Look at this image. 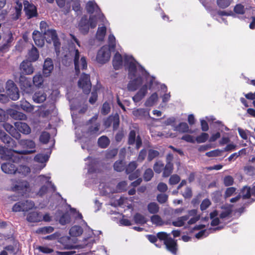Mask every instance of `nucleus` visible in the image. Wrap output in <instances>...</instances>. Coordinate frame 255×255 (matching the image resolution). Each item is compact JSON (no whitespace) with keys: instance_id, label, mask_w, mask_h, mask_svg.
Returning <instances> with one entry per match:
<instances>
[{"instance_id":"nucleus-20","label":"nucleus","mask_w":255,"mask_h":255,"mask_svg":"<svg viewBox=\"0 0 255 255\" xmlns=\"http://www.w3.org/2000/svg\"><path fill=\"white\" fill-rule=\"evenodd\" d=\"M32 38L36 45L38 47L43 46L44 40L41 32L37 30H34L32 33Z\"/></svg>"},{"instance_id":"nucleus-5","label":"nucleus","mask_w":255,"mask_h":255,"mask_svg":"<svg viewBox=\"0 0 255 255\" xmlns=\"http://www.w3.org/2000/svg\"><path fill=\"white\" fill-rule=\"evenodd\" d=\"M125 65L128 66V77L131 79L136 76L137 67L136 61L132 56L125 55L124 57Z\"/></svg>"},{"instance_id":"nucleus-46","label":"nucleus","mask_w":255,"mask_h":255,"mask_svg":"<svg viewBox=\"0 0 255 255\" xmlns=\"http://www.w3.org/2000/svg\"><path fill=\"white\" fill-rule=\"evenodd\" d=\"M232 2L233 0H217L218 6L222 9L228 7Z\"/></svg>"},{"instance_id":"nucleus-30","label":"nucleus","mask_w":255,"mask_h":255,"mask_svg":"<svg viewBox=\"0 0 255 255\" xmlns=\"http://www.w3.org/2000/svg\"><path fill=\"white\" fill-rule=\"evenodd\" d=\"M86 10L88 13L93 14L95 11L100 9L98 5L95 2L89 1L86 4Z\"/></svg>"},{"instance_id":"nucleus-15","label":"nucleus","mask_w":255,"mask_h":255,"mask_svg":"<svg viewBox=\"0 0 255 255\" xmlns=\"http://www.w3.org/2000/svg\"><path fill=\"white\" fill-rule=\"evenodd\" d=\"M1 169L5 173L14 174L16 173L17 167L13 162L8 161L2 163L1 165Z\"/></svg>"},{"instance_id":"nucleus-18","label":"nucleus","mask_w":255,"mask_h":255,"mask_svg":"<svg viewBox=\"0 0 255 255\" xmlns=\"http://www.w3.org/2000/svg\"><path fill=\"white\" fill-rule=\"evenodd\" d=\"M26 220L30 223H38L42 221V215L40 212H30L27 215Z\"/></svg>"},{"instance_id":"nucleus-40","label":"nucleus","mask_w":255,"mask_h":255,"mask_svg":"<svg viewBox=\"0 0 255 255\" xmlns=\"http://www.w3.org/2000/svg\"><path fill=\"white\" fill-rule=\"evenodd\" d=\"M188 218L189 217L187 215L179 217L177 221L172 222V224L175 227H182L184 225L185 222L186 221Z\"/></svg>"},{"instance_id":"nucleus-26","label":"nucleus","mask_w":255,"mask_h":255,"mask_svg":"<svg viewBox=\"0 0 255 255\" xmlns=\"http://www.w3.org/2000/svg\"><path fill=\"white\" fill-rule=\"evenodd\" d=\"M39 57V52L37 49L33 46L32 48L28 52L29 61L31 62H35L38 60Z\"/></svg>"},{"instance_id":"nucleus-52","label":"nucleus","mask_w":255,"mask_h":255,"mask_svg":"<svg viewBox=\"0 0 255 255\" xmlns=\"http://www.w3.org/2000/svg\"><path fill=\"white\" fill-rule=\"evenodd\" d=\"M209 138V134L206 132H202L201 134L197 136L195 138V141L197 143H204Z\"/></svg>"},{"instance_id":"nucleus-2","label":"nucleus","mask_w":255,"mask_h":255,"mask_svg":"<svg viewBox=\"0 0 255 255\" xmlns=\"http://www.w3.org/2000/svg\"><path fill=\"white\" fill-rule=\"evenodd\" d=\"M135 129L130 130L128 139V144L129 145L135 144V148L139 149L142 146V139L139 135H136V133L138 131V128H134Z\"/></svg>"},{"instance_id":"nucleus-14","label":"nucleus","mask_w":255,"mask_h":255,"mask_svg":"<svg viewBox=\"0 0 255 255\" xmlns=\"http://www.w3.org/2000/svg\"><path fill=\"white\" fill-rule=\"evenodd\" d=\"M54 69L52 60L50 58H46L43 65V74L45 77H48Z\"/></svg>"},{"instance_id":"nucleus-59","label":"nucleus","mask_w":255,"mask_h":255,"mask_svg":"<svg viewBox=\"0 0 255 255\" xmlns=\"http://www.w3.org/2000/svg\"><path fill=\"white\" fill-rule=\"evenodd\" d=\"M222 150L217 149L206 152L205 155L209 157L220 156L222 155Z\"/></svg>"},{"instance_id":"nucleus-24","label":"nucleus","mask_w":255,"mask_h":255,"mask_svg":"<svg viewBox=\"0 0 255 255\" xmlns=\"http://www.w3.org/2000/svg\"><path fill=\"white\" fill-rule=\"evenodd\" d=\"M79 29L84 34H87L89 30V22L85 17H82L79 23Z\"/></svg>"},{"instance_id":"nucleus-33","label":"nucleus","mask_w":255,"mask_h":255,"mask_svg":"<svg viewBox=\"0 0 255 255\" xmlns=\"http://www.w3.org/2000/svg\"><path fill=\"white\" fill-rule=\"evenodd\" d=\"M147 210L149 213L155 215L159 212V205L155 202H150L147 205Z\"/></svg>"},{"instance_id":"nucleus-28","label":"nucleus","mask_w":255,"mask_h":255,"mask_svg":"<svg viewBox=\"0 0 255 255\" xmlns=\"http://www.w3.org/2000/svg\"><path fill=\"white\" fill-rule=\"evenodd\" d=\"M173 170V164L170 163H166V165L163 167L162 176L163 177H169Z\"/></svg>"},{"instance_id":"nucleus-55","label":"nucleus","mask_w":255,"mask_h":255,"mask_svg":"<svg viewBox=\"0 0 255 255\" xmlns=\"http://www.w3.org/2000/svg\"><path fill=\"white\" fill-rule=\"evenodd\" d=\"M251 189L250 187L245 186L241 190L242 198L244 199H249L251 196Z\"/></svg>"},{"instance_id":"nucleus-16","label":"nucleus","mask_w":255,"mask_h":255,"mask_svg":"<svg viewBox=\"0 0 255 255\" xmlns=\"http://www.w3.org/2000/svg\"><path fill=\"white\" fill-rule=\"evenodd\" d=\"M29 188V184L26 180H19L16 184L13 185L12 190L14 191H22L25 192Z\"/></svg>"},{"instance_id":"nucleus-31","label":"nucleus","mask_w":255,"mask_h":255,"mask_svg":"<svg viewBox=\"0 0 255 255\" xmlns=\"http://www.w3.org/2000/svg\"><path fill=\"white\" fill-rule=\"evenodd\" d=\"M158 100L157 94L155 92L153 93L151 96L146 100L145 102V106L146 107L153 106Z\"/></svg>"},{"instance_id":"nucleus-6","label":"nucleus","mask_w":255,"mask_h":255,"mask_svg":"<svg viewBox=\"0 0 255 255\" xmlns=\"http://www.w3.org/2000/svg\"><path fill=\"white\" fill-rule=\"evenodd\" d=\"M19 86L22 91L26 94H31L34 91V86L30 78L21 75L19 78Z\"/></svg>"},{"instance_id":"nucleus-39","label":"nucleus","mask_w":255,"mask_h":255,"mask_svg":"<svg viewBox=\"0 0 255 255\" xmlns=\"http://www.w3.org/2000/svg\"><path fill=\"white\" fill-rule=\"evenodd\" d=\"M106 27L105 26L98 27L96 33L97 39L99 41L103 40L106 33Z\"/></svg>"},{"instance_id":"nucleus-11","label":"nucleus","mask_w":255,"mask_h":255,"mask_svg":"<svg viewBox=\"0 0 255 255\" xmlns=\"http://www.w3.org/2000/svg\"><path fill=\"white\" fill-rule=\"evenodd\" d=\"M21 74L24 75H31L34 72V67L31 61L27 60H23L19 67Z\"/></svg>"},{"instance_id":"nucleus-36","label":"nucleus","mask_w":255,"mask_h":255,"mask_svg":"<svg viewBox=\"0 0 255 255\" xmlns=\"http://www.w3.org/2000/svg\"><path fill=\"white\" fill-rule=\"evenodd\" d=\"M16 6L15 7V13L13 17V19L14 20H17L20 17L22 8V4L21 2L18 0L16 2Z\"/></svg>"},{"instance_id":"nucleus-61","label":"nucleus","mask_w":255,"mask_h":255,"mask_svg":"<svg viewBox=\"0 0 255 255\" xmlns=\"http://www.w3.org/2000/svg\"><path fill=\"white\" fill-rule=\"evenodd\" d=\"M234 11L236 14H244L245 13V8L243 4L239 3L235 6Z\"/></svg>"},{"instance_id":"nucleus-44","label":"nucleus","mask_w":255,"mask_h":255,"mask_svg":"<svg viewBox=\"0 0 255 255\" xmlns=\"http://www.w3.org/2000/svg\"><path fill=\"white\" fill-rule=\"evenodd\" d=\"M30 172V169L27 166L20 165L18 167H17L16 173L21 174L24 176H26Z\"/></svg>"},{"instance_id":"nucleus-10","label":"nucleus","mask_w":255,"mask_h":255,"mask_svg":"<svg viewBox=\"0 0 255 255\" xmlns=\"http://www.w3.org/2000/svg\"><path fill=\"white\" fill-rule=\"evenodd\" d=\"M9 139L7 140V142H5L4 143L7 147V148H9L10 151H12L13 152L15 153H18L20 154H27L33 152L34 151L32 150H17L15 148L17 146L16 142L12 139L11 137L9 136Z\"/></svg>"},{"instance_id":"nucleus-4","label":"nucleus","mask_w":255,"mask_h":255,"mask_svg":"<svg viewBox=\"0 0 255 255\" xmlns=\"http://www.w3.org/2000/svg\"><path fill=\"white\" fill-rule=\"evenodd\" d=\"M78 85L83 90L84 94H89L92 87L90 75L84 73H82L78 81Z\"/></svg>"},{"instance_id":"nucleus-62","label":"nucleus","mask_w":255,"mask_h":255,"mask_svg":"<svg viewBox=\"0 0 255 255\" xmlns=\"http://www.w3.org/2000/svg\"><path fill=\"white\" fill-rule=\"evenodd\" d=\"M14 40L13 34L11 31H9L3 38L4 42L11 46V43Z\"/></svg>"},{"instance_id":"nucleus-32","label":"nucleus","mask_w":255,"mask_h":255,"mask_svg":"<svg viewBox=\"0 0 255 255\" xmlns=\"http://www.w3.org/2000/svg\"><path fill=\"white\" fill-rule=\"evenodd\" d=\"M71 222V216L68 212L63 213L59 218V222L61 225H65Z\"/></svg>"},{"instance_id":"nucleus-35","label":"nucleus","mask_w":255,"mask_h":255,"mask_svg":"<svg viewBox=\"0 0 255 255\" xmlns=\"http://www.w3.org/2000/svg\"><path fill=\"white\" fill-rule=\"evenodd\" d=\"M110 140L106 136L103 135L99 138L98 143L101 148H106L110 144Z\"/></svg>"},{"instance_id":"nucleus-3","label":"nucleus","mask_w":255,"mask_h":255,"mask_svg":"<svg viewBox=\"0 0 255 255\" xmlns=\"http://www.w3.org/2000/svg\"><path fill=\"white\" fill-rule=\"evenodd\" d=\"M44 35L47 42L51 43L53 42L56 51L59 52L61 43L56 30L54 29H49Z\"/></svg>"},{"instance_id":"nucleus-34","label":"nucleus","mask_w":255,"mask_h":255,"mask_svg":"<svg viewBox=\"0 0 255 255\" xmlns=\"http://www.w3.org/2000/svg\"><path fill=\"white\" fill-rule=\"evenodd\" d=\"M176 130L180 132L185 133L189 132L190 133H193L192 131L189 130V126L186 123H180L176 127Z\"/></svg>"},{"instance_id":"nucleus-8","label":"nucleus","mask_w":255,"mask_h":255,"mask_svg":"<svg viewBox=\"0 0 255 255\" xmlns=\"http://www.w3.org/2000/svg\"><path fill=\"white\" fill-rule=\"evenodd\" d=\"M137 166V164L136 161L130 162L126 167L125 166L126 173L129 174V180H133L140 176V171L138 169L134 171Z\"/></svg>"},{"instance_id":"nucleus-51","label":"nucleus","mask_w":255,"mask_h":255,"mask_svg":"<svg viewBox=\"0 0 255 255\" xmlns=\"http://www.w3.org/2000/svg\"><path fill=\"white\" fill-rule=\"evenodd\" d=\"M118 152L117 148L108 149L106 152L105 157L107 159H112L115 157Z\"/></svg>"},{"instance_id":"nucleus-48","label":"nucleus","mask_w":255,"mask_h":255,"mask_svg":"<svg viewBox=\"0 0 255 255\" xmlns=\"http://www.w3.org/2000/svg\"><path fill=\"white\" fill-rule=\"evenodd\" d=\"M7 94L9 98L13 101H16L19 98V90L17 87H16L15 89H13L7 92Z\"/></svg>"},{"instance_id":"nucleus-41","label":"nucleus","mask_w":255,"mask_h":255,"mask_svg":"<svg viewBox=\"0 0 255 255\" xmlns=\"http://www.w3.org/2000/svg\"><path fill=\"white\" fill-rule=\"evenodd\" d=\"M114 169L117 172H121L125 169V163L122 160L116 161L114 164Z\"/></svg>"},{"instance_id":"nucleus-25","label":"nucleus","mask_w":255,"mask_h":255,"mask_svg":"<svg viewBox=\"0 0 255 255\" xmlns=\"http://www.w3.org/2000/svg\"><path fill=\"white\" fill-rule=\"evenodd\" d=\"M32 98L36 103H43L46 99V94L43 91H38L34 93Z\"/></svg>"},{"instance_id":"nucleus-47","label":"nucleus","mask_w":255,"mask_h":255,"mask_svg":"<svg viewBox=\"0 0 255 255\" xmlns=\"http://www.w3.org/2000/svg\"><path fill=\"white\" fill-rule=\"evenodd\" d=\"M164 163L162 161L159 160L156 161L153 165V170L156 173H160L163 171L164 167Z\"/></svg>"},{"instance_id":"nucleus-17","label":"nucleus","mask_w":255,"mask_h":255,"mask_svg":"<svg viewBox=\"0 0 255 255\" xmlns=\"http://www.w3.org/2000/svg\"><path fill=\"white\" fill-rule=\"evenodd\" d=\"M148 86L146 84L143 85L140 88L139 91L132 97V100L135 103L140 102L146 95L147 93Z\"/></svg>"},{"instance_id":"nucleus-63","label":"nucleus","mask_w":255,"mask_h":255,"mask_svg":"<svg viewBox=\"0 0 255 255\" xmlns=\"http://www.w3.org/2000/svg\"><path fill=\"white\" fill-rule=\"evenodd\" d=\"M111 111V107L109 103L107 102H105L103 104L101 112L103 115H106L108 114Z\"/></svg>"},{"instance_id":"nucleus-37","label":"nucleus","mask_w":255,"mask_h":255,"mask_svg":"<svg viewBox=\"0 0 255 255\" xmlns=\"http://www.w3.org/2000/svg\"><path fill=\"white\" fill-rule=\"evenodd\" d=\"M134 222L137 224L144 225L146 223L145 217L139 213H136L133 216Z\"/></svg>"},{"instance_id":"nucleus-58","label":"nucleus","mask_w":255,"mask_h":255,"mask_svg":"<svg viewBox=\"0 0 255 255\" xmlns=\"http://www.w3.org/2000/svg\"><path fill=\"white\" fill-rule=\"evenodd\" d=\"M146 237L148 241L151 243L154 244V245L159 248H160L162 246L161 244L156 243L157 241V235L155 236L153 235H148L146 236Z\"/></svg>"},{"instance_id":"nucleus-64","label":"nucleus","mask_w":255,"mask_h":255,"mask_svg":"<svg viewBox=\"0 0 255 255\" xmlns=\"http://www.w3.org/2000/svg\"><path fill=\"white\" fill-rule=\"evenodd\" d=\"M180 181V177L177 174L172 175L169 179V183L170 185H174L178 183Z\"/></svg>"},{"instance_id":"nucleus-21","label":"nucleus","mask_w":255,"mask_h":255,"mask_svg":"<svg viewBox=\"0 0 255 255\" xmlns=\"http://www.w3.org/2000/svg\"><path fill=\"white\" fill-rule=\"evenodd\" d=\"M112 63L113 67L116 70H119L122 67L123 58L122 55L119 52L115 54Z\"/></svg>"},{"instance_id":"nucleus-42","label":"nucleus","mask_w":255,"mask_h":255,"mask_svg":"<svg viewBox=\"0 0 255 255\" xmlns=\"http://www.w3.org/2000/svg\"><path fill=\"white\" fill-rule=\"evenodd\" d=\"M19 143L29 148L33 149L35 147V142L30 139H20L19 141Z\"/></svg>"},{"instance_id":"nucleus-22","label":"nucleus","mask_w":255,"mask_h":255,"mask_svg":"<svg viewBox=\"0 0 255 255\" xmlns=\"http://www.w3.org/2000/svg\"><path fill=\"white\" fill-rule=\"evenodd\" d=\"M8 113L12 119L16 120H25L27 119L26 115L15 110L11 109Z\"/></svg>"},{"instance_id":"nucleus-49","label":"nucleus","mask_w":255,"mask_h":255,"mask_svg":"<svg viewBox=\"0 0 255 255\" xmlns=\"http://www.w3.org/2000/svg\"><path fill=\"white\" fill-rule=\"evenodd\" d=\"M154 175V173L151 168L146 169L143 174V178L144 181H150Z\"/></svg>"},{"instance_id":"nucleus-60","label":"nucleus","mask_w":255,"mask_h":255,"mask_svg":"<svg viewBox=\"0 0 255 255\" xmlns=\"http://www.w3.org/2000/svg\"><path fill=\"white\" fill-rule=\"evenodd\" d=\"M128 184L126 181H123L120 182L116 186L117 190L118 192H123L127 190Z\"/></svg>"},{"instance_id":"nucleus-19","label":"nucleus","mask_w":255,"mask_h":255,"mask_svg":"<svg viewBox=\"0 0 255 255\" xmlns=\"http://www.w3.org/2000/svg\"><path fill=\"white\" fill-rule=\"evenodd\" d=\"M14 126L18 131L23 134H28L31 132L30 128L25 123L16 122L14 123Z\"/></svg>"},{"instance_id":"nucleus-7","label":"nucleus","mask_w":255,"mask_h":255,"mask_svg":"<svg viewBox=\"0 0 255 255\" xmlns=\"http://www.w3.org/2000/svg\"><path fill=\"white\" fill-rule=\"evenodd\" d=\"M110 48L107 46H103L98 51L96 60L99 63L105 64L110 60Z\"/></svg>"},{"instance_id":"nucleus-1","label":"nucleus","mask_w":255,"mask_h":255,"mask_svg":"<svg viewBox=\"0 0 255 255\" xmlns=\"http://www.w3.org/2000/svg\"><path fill=\"white\" fill-rule=\"evenodd\" d=\"M35 206L34 202L26 200L19 201L14 204L12 208V211L14 212H26L32 209Z\"/></svg>"},{"instance_id":"nucleus-43","label":"nucleus","mask_w":255,"mask_h":255,"mask_svg":"<svg viewBox=\"0 0 255 255\" xmlns=\"http://www.w3.org/2000/svg\"><path fill=\"white\" fill-rule=\"evenodd\" d=\"M43 83V78L41 75H35L33 78V85L40 87Z\"/></svg>"},{"instance_id":"nucleus-23","label":"nucleus","mask_w":255,"mask_h":255,"mask_svg":"<svg viewBox=\"0 0 255 255\" xmlns=\"http://www.w3.org/2000/svg\"><path fill=\"white\" fill-rule=\"evenodd\" d=\"M101 125L99 123H95L94 125L90 126L87 130V133L91 135L97 136L101 133L100 131Z\"/></svg>"},{"instance_id":"nucleus-27","label":"nucleus","mask_w":255,"mask_h":255,"mask_svg":"<svg viewBox=\"0 0 255 255\" xmlns=\"http://www.w3.org/2000/svg\"><path fill=\"white\" fill-rule=\"evenodd\" d=\"M79 58L80 53L78 49L75 50V55L74 57V63L75 67V70L76 75H79L80 72L79 66Z\"/></svg>"},{"instance_id":"nucleus-13","label":"nucleus","mask_w":255,"mask_h":255,"mask_svg":"<svg viewBox=\"0 0 255 255\" xmlns=\"http://www.w3.org/2000/svg\"><path fill=\"white\" fill-rule=\"evenodd\" d=\"M131 79L128 85V88L130 91H135L142 85L143 78L139 76Z\"/></svg>"},{"instance_id":"nucleus-53","label":"nucleus","mask_w":255,"mask_h":255,"mask_svg":"<svg viewBox=\"0 0 255 255\" xmlns=\"http://www.w3.org/2000/svg\"><path fill=\"white\" fill-rule=\"evenodd\" d=\"M50 135L49 133L46 131H43L41 133L39 137V140L44 144L47 143L50 139Z\"/></svg>"},{"instance_id":"nucleus-12","label":"nucleus","mask_w":255,"mask_h":255,"mask_svg":"<svg viewBox=\"0 0 255 255\" xmlns=\"http://www.w3.org/2000/svg\"><path fill=\"white\" fill-rule=\"evenodd\" d=\"M166 250L172 254L176 255L178 251V244L177 240L170 237L164 243Z\"/></svg>"},{"instance_id":"nucleus-50","label":"nucleus","mask_w":255,"mask_h":255,"mask_svg":"<svg viewBox=\"0 0 255 255\" xmlns=\"http://www.w3.org/2000/svg\"><path fill=\"white\" fill-rule=\"evenodd\" d=\"M20 107L23 110L28 112H30L33 110V107L30 104L26 101H21Z\"/></svg>"},{"instance_id":"nucleus-38","label":"nucleus","mask_w":255,"mask_h":255,"mask_svg":"<svg viewBox=\"0 0 255 255\" xmlns=\"http://www.w3.org/2000/svg\"><path fill=\"white\" fill-rule=\"evenodd\" d=\"M150 220L153 224L157 226H161L164 224V221L161 217L157 214L152 215L150 217Z\"/></svg>"},{"instance_id":"nucleus-45","label":"nucleus","mask_w":255,"mask_h":255,"mask_svg":"<svg viewBox=\"0 0 255 255\" xmlns=\"http://www.w3.org/2000/svg\"><path fill=\"white\" fill-rule=\"evenodd\" d=\"M246 174L250 176H255V167L252 165H247L244 167Z\"/></svg>"},{"instance_id":"nucleus-9","label":"nucleus","mask_w":255,"mask_h":255,"mask_svg":"<svg viewBox=\"0 0 255 255\" xmlns=\"http://www.w3.org/2000/svg\"><path fill=\"white\" fill-rule=\"evenodd\" d=\"M24 11L28 19L36 17L38 15L36 7L28 0H24Z\"/></svg>"},{"instance_id":"nucleus-54","label":"nucleus","mask_w":255,"mask_h":255,"mask_svg":"<svg viewBox=\"0 0 255 255\" xmlns=\"http://www.w3.org/2000/svg\"><path fill=\"white\" fill-rule=\"evenodd\" d=\"M159 155V152L158 151L150 149L148 151L147 160L150 162L154 158L158 157Z\"/></svg>"},{"instance_id":"nucleus-57","label":"nucleus","mask_w":255,"mask_h":255,"mask_svg":"<svg viewBox=\"0 0 255 255\" xmlns=\"http://www.w3.org/2000/svg\"><path fill=\"white\" fill-rule=\"evenodd\" d=\"M54 231V228L51 226H47L39 228L37 233L42 234H46L52 233Z\"/></svg>"},{"instance_id":"nucleus-29","label":"nucleus","mask_w":255,"mask_h":255,"mask_svg":"<svg viewBox=\"0 0 255 255\" xmlns=\"http://www.w3.org/2000/svg\"><path fill=\"white\" fill-rule=\"evenodd\" d=\"M83 229L79 226H74L69 230V234L72 237H78L82 234Z\"/></svg>"},{"instance_id":"nucleus-56","label":"nucleus","mask_w":255,"mask_h":255,"mask_svg":"<svg viewBox=\"0 0 255 255\" xmlns=\"http://www.w3.org/2000/svg\"><path fill=\"white\" fill-rule=\"evenodd\" d=\"M157 237V240L158 239L160 241H163V244L166 242L170 237L169 236V235L164 232H160L157 233L156 234Z\"/></svg>"}]
</instances>
